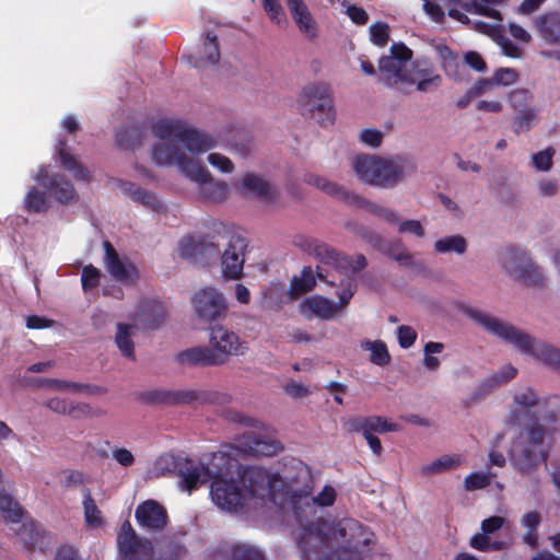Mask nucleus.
<instances>
[{
    "label": "nucleus",
    "mask_w": 560,
    "mask_h": 560,
    "mask_svg": "<svg viewBox=\"0 0 560 560\" xmlns=\"http://www.w3.org/2000/svg\"><path fill=\"white\" fill-rule=\"evenodd\" d=\"M24 208L27 212L31 213H40L45 212L49 208V199L46 195V191H42L38 187H32L24 198Z\"/></svg>",
    "instance_id": "nucleus-37"
},
{
    "label": "nucleus",
    "mask_w": 560,
    "mask_h": 560,
    "mask_svg": "<svg viewBox=\"0 0 560 560\" xmlns=\"http://www.w3.org/2000/svg\"><path fill=\"white\" fill-rule=\"evenodd\" d=\"M244 195H250L265 201H269L275 197L271 185L262 177L248 173L243 176L240 185Z\"/></svg>",
    "instance_id": "nucleus-27"
},
{
    "label": "nucleus",
    "mask_w": 560,
    "mask_h": 560,
    "mask_svg": "<svg viewBox=\"0 0 560 560\" xmlns=\"http://www.w3.org/2000/svg\"><path fill=\"white\" fill-rule=\"evenodd\" d=\"M434 50L441 59L445 74L455 81H463L465 79V67L459 56L444 44H436Z\"/></svg>",
    "instance_id": "nucleus-25"
},
{
    "label": "nucleus",
    "mask_w": 560,
    "mask_h": 560,
    "mask_svg": "<svg viewBox=\"0 0 560 560\" xmlns=\"http://www.w3.org/2000/svg\"><path fill=\"white\" fill-rule=\"evenodd\" d=\"M366 209L387 223L394 224L399 221L398 214L388 208L366 202Z\"/></svg>",
    "instance_id": "nucleus-59"
},
{
    "label": "nucleus",
    "mask_w": 560,
    "mask_h": 560,
    "mask_svg": "<svg viewBox=\"0 0 560 560\" xmlns=\"http://www.w3.org/2000/svg\"><path fill=\"white\" fill-rule=\"evenodd\" d=\"M175 360L180 365H219V359L213 354L210 347L198 346L185 349L175 355Z\"/></svg>",
    "instance_id": "nucleus-24"
},
{
    "label": "nucleus",
    "mask_w": 560,
    "mask_h": 560,
    "mask_svg": "<svg viewBox=\"0 0 560 560\" xmlns=\"http://www.w3.org/2000/svg\"><path fill=\"white\" fill-rule=\"evenodd\" d=\"M308 249L313 250L322 262L331 267L334 270L339 272L340 276L353 277L355 272L366 266V259L363 255L359 254L353 257H349L336 252L328 245L318 241H311Z\"/></svg>",
    "instance_id": "nucleus-9"
},
{
    "label": "nucleus",
    "mask_w": 560,
    "mask_h": 560,
    "mask_svg": "<svg viewBox=\"0 0 560 560\" xmlns=\"http://www.w3.org/2000/svg\"><path fill=\"white\" fill-rule=\"evenodd\" d=\"M240 448L248 454L272 456L278 454L282 446L279 441L269 435L248 432L240 440Z\"/></svg>",
    "instance_id": "nucleus-21"
},
{
    "label": "nucleus",
    "mask_w": 560,
    "mask_h": 560,
    "mask_svg": "<svg viewBox=\"0 0 560 560\" xmlns=\"http://www.w3.org/2000/svg\"><path fill=\"white\" fill-rule=\"evenodd\" d=\"M517 374L516 368L511 364L503 365L500 370L491 374L483 383L482 387L489 388V390L504 385L512 381Z\"/></svg>",
    "instance_id": "nucleus-43"
},
{
    "label": "nucleus",
    "mask_w": 560,
    "mask_h": 560,
    "mask_svg": "<svg viewBox=\"0 0 560 560\" xmlns=\"http://www.w3.org/2000/svg\"><path fill=\"white\" fill-rule=\"evenodd\" d=\"M194 308L205 322L221 319L225 316L228 304L225 298L214 288H206L192 298Z\"/></svg>",
    "instance_id": "nucleus-13"
},
{
    "label": "nucleus",
    "mask_w": 560,
    "mask_h": 560,
    "mask_svg": "<svg viewBox=\"0 0 560 560\" xmlns=\"http://www.w3.org/2000/svg\"><path fill=\"white\" fill-rule=\"evenodd\" d=\"M444 350V345L442 342L429 341L424 345L423 352V366L428 371H436L440 366V359L435 357V354L441 353Z\"/></svg>",
    "instance_id": "nucleus-46"
},
{
    "label": "nucleus",
    "mask_w": 560,
    "mask_h": 560,
    "mask_svg": "<svg viewBox=\"0 0 560 560\" xmlns=\"http://www.w3.org/2000/svg\"><path fill=\"white\" fill-rule=\"evenodd\" d=\"M537 190L541 197H553L559 192V183L553 178H541L537 182Z\"/></svg>",
    "instance_id": "nucleus-63"
},
{
    "label": "nucleus",
    "mask_w": 560,
    "mask_h": 560,
    "mask_svg": "<svg viewBox=\"0 0 560 560\" xmlns=\"http://www.w3.org/2000/svg\"><path fill=\"white\" fill-rule=\"evenodd\" d=\"M136 520L148 532H161L167 524V513L163 505L155 500L140 503L135 512Z\"/></svg>",
    "instance_id": "nucleus-17"
},
{
    "label": "nucleus",
    "mask_w": 560,
    "mask_h": 560,
    "mask_svg": "<svg viewBox=\"0 0 560 560\" xmlns=\"http://www.w3.org/2000/svg\"><path fill=\"white\" fill-rule=\"evenodd\" d=\"M556 150L552 147H548L541 151L535 152L530 155L532 166L541 173L549 172L553 166V156Z\"/></svg>",
    "instance_id": "nucleus-44"
},
{
    "label": "nucleus",
    "mask_w": 560,
    "mask_h": 560,
    "mask_svg": "<svg viewBox=\"0 0 560 560\" xmlns=\"http://www.w3.org/2000/svg\"><path fill=\"white\" fill-rule=\"evenodd\" d=\"M298 104L302 115L311 117L322 126L331 125L335 120L330 91L324 83L306 85L299 96Z\"/></svg>",
    "instance_id": "nucleus-7"
},
{
    "label": "nucleus",
    "mask_w": 560,
    "mask_h": 560,
    "mask_svg": "<svg viewBox=\"0 0 560 560\" xmlns=\"http://www.w3.org/2000/svg\"><path fill=\"white\" fill-rule=\"evenodd\" d=\"M117 545L122 560H153L151 541L139 538L129 522L122 524Z\"/></svg>",
    "instance_id": "nucleus-10"
},
{
    "label": "nucleus",
    "mask_w": 560,
    "mask_h": 560,
    "mask_svg": "<svg viewBox=\"0 0 560 560\" xmlns=\"http://www.w3.org/2000/svg\"><path fill=\"white\" fill-rule=\"evenodd\" d=\"M358 234L361 238L373 244L381 252L389 255L390 257H393V254H398L400 248H404V246L400 242H397L396 244H387L377 234H375L374 232H372L365 228H361L358 231Z\"/></svg>",
    "instance_id": "nucleus-40"
},
{
    "label": "nucleus",
    "mask_w": 560,
    "mask_h": 560,
    "mask_svg": "<svg viewBox=\"0 0 560 560\" xmlns=\"http://www.w3.org/2000/svg\"><path fill=\"white\" fill-rule=\"evenodd\" d=\"M536 124V112L534 108H524L517 112L514 120V131L516 133L526 132Z\"/></svg>",
    "instance_id": "nucleus-48"
},
{
    "label": "nucleus",
    "mask_w": 560,
    "mask_h": 560,
    "mask_svg": "<svg viewBox=\"0 0 560 560\" xmlns=\"http://www.w3.org/2000/svg\"><path fill=\"white\" fill-rule=\"evenodd\" d=\"M57 153L62 166L72 173L77 180L90 182L92 179L91 171L67 151L66 142L63 140H59Z\"/></svg>",
    "instance_id": "nucleus-30"
},
{
    "label": "nucleus",
    "mask_w": 560,
    "mask_h": 560,
    "mask_svg": "<svg viewBox=\"0 0 560 560\" xmlns=\"http://www.w3.org/2000/svg\"><path fill=\"white\" fill-rule=\"evenodd\" d=\"M264 10L268 14L269 19L277 25H283L287 23V18L278 0H261Z\"/></svg>",
    "instance_id": "nucleus-53"
},
{
    "label": "nucleus",
    "mask_w": 560,
    "mask_h": 560,
    "mask_svg": "<svg viewBox=\"0 0 560 560\" xmlns=\"http://www.w3.org/2000/svg\"><path fill=\"white\" fill-rule=\"evenodd\" d=\"M315 277L311 268H304L299 277L291 280L289 290L290 299H296L301 294L311 291L315 285Z\"/></svg>",
    "instance_id": "nucleus-38"
},
{
    "label": "nucleus",
    "mask_w": 560,
    "mask_h": 560,
    "mask_svg": "<svg viewBox=\"0 0 560 560\" xmlns=\"http://www.w3.org/2000/svg\"><path fill=\"white\" fill-rule=\"evenodd\" d=\"M0 514L5 521L14 524L20 523L23 517L20 504L4 490H0Z\"/></svg>",
    "instance_id": "nucleus-36"
},
{
    "label": "nucleus",
    "mask_w": 560,
    "mask_h": 560,
    "mask_svg": "<svg viewBox=\"0 0 560 560\" xmlns=\"http://www.w3.org/2000/svg\"><path fill=\"white\" fill-rule=\"evenodd\" d=\"M535 26L541 38L551 45H560V12L553 11L539 15Z\"/></svg>",
    "instance_id": "nucleus-26"
},
{
    "label": "nucleus",
    "mask_w": 560,
    "mask_h": 560,
    "mask_svg": "<svg viewBox=\"0 0 560 560\" xmlns=\"http://www.w3.org/2000/svg\"><path fill=\"white\" fill-rule=\"evenodd\" d=\"M559 413L558 396H544L527 386L514 390L505 422L526 425L509 451L511 465L522 476L534 475L547 460L558 432L555 423Z\"/></svg>",
    "instance_id": "nucleus-2"
},
{
    "label": "nucleus",
    "mask_w": 560,
    "mask_h": 560,
    "mask_svg": "<svg viewBox=\"0 0 560 560\" xmlns=\"http://www.w3.org/2000/svg\"><path fill=\"white\" fill-rule=\"evenodd\" d=\"M138 329L133 324L119 323L116 326L115 345L120 353L127 358L135 360V343L132 337Z\"/></svg>",
    "instance_id": "nucleus-31"
},
{
    "label": "nucleus",
    "mask_w": 560,
    "mask_h": 560,
    "mask_svg": "<svg viewBox=\"0 0 560 560\" xmlns=\"http://www.w3.org/2000/svg\"><path fill=\"white\" fill-rule=\"evenodd\" d=\"M299 31L308 39L318 34L317 22L304 0H284Z\"/></svg>",
    "instance_id": "nucleus-19"
},
{
    "label": "nucleus",
    "mask_w": 560,
    "mask_h": 560,
    "mask_svg": "<svg viewBox=\"0 0 560 560\" xmlns=\"http://www.w3.org/2000/svg\"><path fill=\"white\" fill-rule=\"evenodd\" d=\"M463 456L459 454H444L432 462L420 467V475L431 477L452 471L463 463Z\"/></svg>",
    "instance_id": "nucleus-29"
},
{
    "label": "nucleus",
    "mask_w": 560,
    "mask_h": 560,
    "mask_svg": "<svg viewBox=\"0 0 560 560\" xmlns=\"http://www.w3.org/2000/svg\"><path fill=\"white\" fill-rule=\"evenodd\" d=\"M338 306L331 300L315 294L304 299L300 305V313L307 317H317L319 319L329 320L338 315Z\"/></svg>",
    "instance_id": "nucleus-23"
},
{
    "label": "nucleus",
    "mask_w": 560,
    "mask_h": 560,
    "mask_svg": "<svg viewBox=\"0 0 560 560\" xmlns=\"http://www.w3.org/2000/svg\"><path fill=\"white\" fill-rule=\"evenodd\" d=\"M506 1L508 0H469L463 3V9L469 13L485 15L494 21H502L501 13L491 7L502 4Z\"/></svg>",
    "instance_id": "nucleus-33"
},
{
    "label": "nucleus",
    "mask_w": 560,
    "mask_h": 560,
    "mask_svg": "<svg viewBox=\"0 0 560 560\" xmlns=\"http://www.w3.org/2000/svg\"><path fill=\"white\" fill-rule=\"evenodd\" d=\"M201 250V244L192 236H184L178 243V253L185 258H195Z\"/></svg>",
    "instance_id": "nucleus-55"
},
{
    "label": "nucleus",
    "mask_w": 560,
    "mask_h": 560,
    "mask_svg": "<svg viewBox=\"0 0 560 560\" xmlns=\"http://www.w3.org/2000/svg\"><path fill=\"white\" fill-rule=\"evenodd\" d=\"M397 339L399 342V346L401 348H410L416 339H417V332L416 330L410 326L401 325L397 328Z\"/></svg>",
    "instance_id": "nucleus-62"
},
{
    "label": "nucleus",
    "mask_w": 560,
    "mask_h": 560,
    "mask_svg": "<svg viewBox=\"0 0 560 560\" xmlns=\"http://www.w3.org/2000/svg\"><path fill=\"white\" fill-rule=\"evenodd\" d=\"M341 287L342 288L337 292V296L339 299V302L336 303V305L339 307L338 314H340L347 307L355 292L357 285L354 278L346 277V281L341 280Z\"/></svg>",
    "instance_id": "nucleus-49"
},
{
    "label": "nucleus",
    "mask_w": 560,
    "mask_h": 560,
    "mask_svg": "<svg viewBox=\"0 0 560 560\" xmlns=\"http://www.w3.org/2000/svg\"><path fill=\"white\" fill-rule=\"evenodd\" d=\"M378 416L372 417H353L346 422L348 430L353 432H361L363 436L374 435L376 432V423Z\"/></svg>",
    "instance_id": "nucleus-42"
},
{
    "label": "nucleus",
    "mask_w": 560,
    "mask_h": 560,
    "mask_svg": "<svg viewBox=\"0 0 560 560\" xmlns=\"http://www.w3.org/2000/svg\"><path fill=\"white\" fill-rule=\"evenodd\" d=\"M383 132L376 128H366L360 131L359 139L362 143L377 148L383 141Z\"/></svg>",
    "instance_id": "nucleus-58"
},
{
    "label": "nucleus",
    "mask_w": 560,
    "mask_h": 560,
    "mask_svg": "<svg viewBox=\"0 0 560 560\" xmlns=\"http://www.w3.org/2000/svg\"><path fill=\"white\" fill-rule=\"evenodd\" d=\"M38 387H47L57 392L66 393H92V387L86 384L57 380V378H39L36 382Z\"/></svg>",
    "instance_id": "nucleus-34"
},
{
    "label": "nucleus",
    "mask_w": 560,
    "mask_h": 560,
    "mask_svg": "<svg viewBox=\"0 0 560 560\" xmlns=\"http://www.w3.org/2000/svg\"><path fill=\"white\" fill-rule=\"evenodd\" d=\"M371 40L377 46H385L388 42V26L384 23H375L370 26Z\"/></svg>",
    "instance_id": "nucleus-57"
},
{
    "label": "nucleus",
    "mask_w": 560,
    "mask_h": 560,
    "mask_svg": "<svg viewBox=\"0 0 560 560\" xmlns=\"http://www.w3.org/2000/svg\"><path fill=\"white\" fill-rule=\"evenodd\" d=\"M434 250L439 254L464 255L468 248L467 240L460 234H453L434 242Z\"/></svg>",
    "instance_id": "nucleus-32"
},
{
    "label": "nucleus",
    "mask_w": 560,
    "mask_h": 560,
    "mask_svg": "<svg viewBox=\"0 0 560 560\" xmlns=\"http://www.w3.org/2000/svg\"><path fill=\"white\" fill-rule=\"evenodd\" d=\"M495 477V474L490 471H477L471 472L465 477L464 488L467 491H475L479 489H483L490 485L492 478Z\"/></svg>",
    "instance_id": "nucleus-47"
},
{
    "label": "nucleus",
    "mask_w": 560,
    "mask_h": 560,
    "mask_svg": "<svg viewBox=\"0 0 560 560\" xmlns=\"http://www.w3.org/2000/svg\"><path fill=\"white\" fill-rule=\"evenodd\" d=\"M114 187L135 202L140 203L154 212H161L164 210L163 202L153 191L145 190L138 187L136 184L124 179H115Z\"/></svg>",
    "instance_id": "nucleus-22"
},
{
    "label": "nucleus",
    "mask_w": 560,
    "mask_h": 560,
    "mask_svg": "<svg viewBox=\"0 0 560 560\" xmlns=\"http://www.w3.org/2000/svg\"><path fill=\"white\" fill-rule=\"evenodd\" d=\"M380 171L375 179L374 186L381 188H390L396 186L407 173L412 171L411 163L400 156L381 158Z\"/></svg>",
    "instance_id": "nucleus-15"
},
{
    "label": "nucleus",
    "mask_w": 560,
    "mask_h": 560,
    "mask_svg": "<svg viewBox=\"0 0 560 560\" xmlns=\"http://www.w3.org/2000/svg\"><path fill=\"white\" fill-rule=\"evenodd\" d=\"M405 83L415 84L417 91L427 93L440 88L442 77L431 66L418 62L409 66Z\"/></svg>",
    "instance_id": "nucleus-20"
},
{
    "label": "nucleus",
    "mask_w": 560,
    "mask_h": 560,
    "mask_svg": "<svg viewBox=\"0 0 560 560\" xmlns=\"http://www.w3.org/2000/svg\"><path fill=\"white\" fill-rule=\"evenodd\" d=\"M220 59V52L217 43V36L210 33L207 34L203 43V55L197 56L192 65L197 68L213 66Z\"/></svg>",
    "instance_id": "nucleus-35"
},
{
    "label": "nucleus",
    "mask_w": 560,
    "mask_h": 560,
    "mask_svg": "<svg viewBox=\"0 0 560 560\" xmlns=\"http://www.w3.org/2000/svg\"><path fill=\"white\" fill-rule=\"evenodd\" d=\"M499 266L511 279L522 281L530 287L545 283V272L528 254L518 247H506L499 253Z\"/></svg>",
    "instance_id": "nucleus-6"
},
{
    "label": "nucleus",
    "mask_w": 560,
    "mask_h": 560,
    "mask_svg": "<svg viewBox=\"0 0 560 560\" xmlns=\"http://www.w3.org/2000/svg\"><path fill=\"white\" fill-rule=\"evenodd\" d=\"M45 406L50 410L58 413H70L75 415L77 412L86 413L89 411L88 405H80L77 407L69 408L67 401L59 397H54L45 402Z\"/></svg>",
    "instance_id": "nucleus-50"
},
{
    "label": "nucleus",
    "mask_w": 560,
    "mask_h": 560,
    "mask_svg": "<svg viewBox=\"0 0 560 560\" xmlns=\"http://www.w3.org/2000/svg\"><path fill=\"white\" fill-rule=\"evenodd\" d=\"M112 457L118 465L125 468L130 467L136 463L133 453L130 450L120 446H115L112 450Z\"/></svg>",
    "instance_id": "nucleus-60"
},
{
    "label": "nucleus",
    "mask_w": 560,
    "mask_h": 560,
    "mask_svg": "<svg viewBox=\"0 0 560 560\" xmlns=\"http://www.w3.org/2000/svg\"><path fill=\"white\" fill-rule=\"evenodd\" d=\"M378 165L380 156L377 155L362 154L352 160V168L357 177L373 186L380 171Z\"/></svg>",
    "instance_id": "nucleus-28"
},
{
    "label": "nucleus",
    "mask_w": 560,
    "mask_h": 560,
    "mask_svg": "<svg viewBox=\"0 0 560 560\" xmlns=\"http://www.w3.org/2000/svg\"><path fill=\"white\" fill-rule=\"evenodd\" d=\"M209 342L210 349L219 359V365L225 363L229 357L244 354L246 349L240 337L223 326L211 328Z\"/></svg>",
    "instance_id": "nucleus-12"
},
{
    "label": "nucleus",
    "mask_w": 560,
    "mask_h": 560,
    "mask_svg": "<svg viewBox=\"0 0 560 560\" xmlns=\"http://www.w3.org/2000/svg\"><path fill=\"white\" fill-rule=\"evenodd\" d=\"M471 548L479 551H491V550H502L504 548V542L494 541L491 542L489 537H486L485 534H475L469 541Z\"/></svg>",
    "instance_id": "nucleus-52"
},
{
    "label": "nucleus",
    "mask_w": 560,
    "mask_h": 560,
    "mask_svg": "<svg viewBox=\"0 0 560 560\" xmlns=\"http://www.w3.org/2000/svg\"><path fill=\"white\" fill-rule=\"evenodd\" d=\"M246 240L238 234H231L222 254V273L228 279H238L245 261Z\"/></svg>",
    "instance_id": "nucleus-14"
},
{
    "label": "nucleus",
    "mask_w": 560,
    "mask_h": 560,
    "mask_svg": "<svg viewBox=\"0 0 560 560\" xmlns=\"http://www.w3.org/2000/svg\"><path fill=\"white\" fill-rule=\"evenodd\" d=\"M411 50L402 44H394L389 55L380 59L378 71L382 81L388 86L404 84L411 59Z\"/></svg>",
    "instance_id": "nucleus-8"
},
{
    "label": "nucleus",
    "mask_w": 560,
    "mask_h": 560,
    "mask_svg": "<svg viewBox=\"0 0 560 560\" xmlns=\"http://www.w3.org/2000/svg\"><path fill=\"white\" fill-rule=\"evenodd\" d=\"M182 482L189 492L212 480L211 499L224 511L256 509L267 501L277 503L284 482L276 472L261 467H247L240 474L237 460L224 452L214 453L207 466L186 459L178 467Z\"/></svg>",
    "instance_id": "nucleus-1"
},
{
    "label": "nucleus",
    "mask_w": 560,
    "mask_h": 560,
    "mask_svg": "<svg viewBox=\"0 0 560 560\" xmlns=\"http://www.w3.org/2000/svg\"><path fill=\"white\" fill-rule=\"evenodd\" d=\"M518 80V73L512 68H500L491 77L493 85L509 86Z\"/></svg>",
    "instance_id": "nucleus-54"
},
{
    "label": "nucleus",
    "mask_w": 560,
    "mask_h": 560,
    "mask_svg": "<svg viewBox=\"0 0 560 560\" xmlns=\"http://www.w3.org/2000/svg\"><path fill=\"white\" fill-rule=\"evenodd\" d=\"M104 267L114 280L125 285H133L140 278L138 267L128 257L119 256L109 242H104Z\"/></svg>",
    "instance_id": "nucleus-11"
},
{
    "label": "nucleus",
    "mask_w": 560,
    "mask_h": 560,
    "mask_svg": "<svg viewBox=\"0 0 560 560\" xmlns=\"http://www.w3.org/2000/svg\"><path fill=\"white\" fill-rule=\"evenodd\" d=\"M34 180L45 187L49 195L60 203H70L77 199L72 184L60 175L49 177L48 168L45 166L34 175Z\"/></svg>",
    "instance_id": "nucleus-16"
},
{
    "label": "nucleus",
    "mask_w": 560,
    "mask_h": 560,
    "mask_svg": "<svg viewBox=\"0 0 560 560\" xmlns=\"http://www.w3.org/2000/svg\"><path fill=\"white\" fill-rule=\"evenodd\" d=\"M306 182L336 198H348V192L342 187L338 186L336 183L329 182L324 177L317 175H308L306 177Z\"/></svg>",
    "instance_id": "nucleus-45"
},
{
    "label": "nucleus",
    "mask_w": 560,
    "mask_h": 560,
    "mask_svg": "<svg viewBox=\"0 0 560 560\" xmlns=\"http://www.w3.org/2000/svg\"><path fill=\"white\" fill-rule=\"evenodd\" d=\"M208 163L215 170L230 174L234 171V164L233 162L225 155L218 153V152H211L207 156Z\"/></svg>",
    "instance_id": "nucleus-56"
},
{
    "label": "nucleus",
    "mask_w": 560,
    "mask_h": 560,
    "mask_svg": "<svg viewBox=\"0 0 560 560\" xmlns=\"http://www.w3.org/2000/svg\"><path fill=\"white\" fill-rule=\"evenodd\" d=\"M101 270L92 265H86L82 269L81 283L84 292L95 289L100 284Z\"/></svg>",
    "instance_id": "nucleus-51"
},
{
    "label": "nucleus",
    "mask_w": 560,
    "mask_h": 560,
    "mask_svg": "<svg viewBox=\"0 0 560 560\" xmlns=\"http://www.w3.org/2000/svg\"><path fill=\"white\" fill-rule=\"evenodd\" d=\"M370 541V533L358 521L345 518L337 524L312 523L301 528L298 545L305 560H358ZM232 560H265L261 551L247 545L232 548Z\"/></svg>",
    "instance_id": "nucleus-4"
},
{
    "label": "nucleus",
    "mask_w": 560,
    "mask_h": 560,
    "mask_svg": "<svg viewBox=\"0 0 560 560\" xmlns=\"http://www.w3.org/2000/svg\"><path fill=\"white\" fill-rule=\"evenodd\" d=\"M466 314L485 330L511 343L524 354L542 362L560 372V349L530 337L525 331L478 308H467Z\"/></svg>",
    "instance_id": "nucleus-5"
},
{
    "label": "nucleus",
    "mask_w": 560,
    "mask_h": 560,
    "mask_svg": "<svg viewBox=\"0 0 560 560\" xmlns=\"http://www.w3.org/2000/svg\"><path fill=\"white\" fill-rule=\"evenodd\" d=\"M83 508H84V520L90 527L98 528L103 525L104 521L102 513L95 504L89 490H84L83 493Z\"/></svg>",
    "instance_id": "nucleus-41"
},
{
    "label": "nucleus",
    "mask_w": 560,
    "mask_h": 560,
    "mask_svg": "<svg viewBox=\"0 0 560 560\" xmlns=\"http://www.w3.org/2000/svg\"><path fill=\"white\" fill-rule=\"evenodd\" d=\"M362 349L370 351V361L380 366H384L389 363L390 355L388 353L386 345L381 340L375 341H363L361 343Z\"/></svg>",
    "instance_id": "nucleus-39"
},
{
    "label": "nucleus",
    "mask_w": 560,
    "mask_h": 560,
    "mask_svg": "<svg viewBox=\"0 0 560 560\" xmlns=\"http://www.w3.org/2000/svg\"><path fill=\"white\" fill-rule=\"evenodd\" d=\"M18 536L20 537L21 541L24 542L25 545H37L38 532L32 522L23 523L20 526V529L18 530Z\"/></svg>",
    "instance_id": "nucleus-61"
},
{
    "label": "nucleus",
    "mask_w": 560,
    "mask_h": 560,
    "mask_svg": "<svg viewBox=\"0 0 560 560\" xmlns=\"http://www.w3.org/2000/svg\"><path fill=\"white\" fill-rule=\"evenodd\" d=\"M164 317V307L156 300L141 301L130 318L132 324L139 329H154L159 327Z\"/></svg>",
    "instance_id": "nucleus-18"
},
{
    "label": "nucleus",
    "mask_w": 560,
    "mask_h": 560,
    "mask_svg": "<svg viewBox=\"0 0 560 560\" xmlns=\"http://www.w3.org/2000/svg\"><path fill=\"white\" fill-rule=\"evenodd\" d=\"M155 142L151 148L153 162L159 166H176L207 200L221 202L229 194L225 182L212 177L208 168L197 159L217 147V139L179 119H162L153 124Z\"/></svg>",
    "instance_id": "nucleus-3"
},
{
    "label": "nucleus",
    "mask_w": 560,
    "mask_h": 560,
    "mask_svg": "<svg viewBox=\"0 0 560 560\" xmlns=\"http://www.w3.org/2000/svg\"><path fill=\"white\" fill-rule=\"evenodd\" d=\"M529 98L530 95L528 91L524 89L514 90L510 93L509 96L511 106L517 112L524 108H528L526 105Z\"/></svg>",
    "instance_id": "nucleus-64"
}]
</instances>
